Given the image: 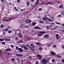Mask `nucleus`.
I'll list each match as a JSON object with an SVG mask.
<instances>
[{
	"instance_id": "f257e3e1",
	"label": "nucleus",
	"mask_w": 64,
	"mask_h": 64,
	"mask_svg": "<svg viewBox=\"0 0 64 64\" xmlns=\"http://www.w3.org/2000/svg\"><path fill=\"white\" fill-rule=\"evenodd\" d=\"M42 19L44 21H46L47 20H49V22H52L53 21V20H51L49 18L46 16L44 18L43 17L42 18Z\"/></svg>"
},
{
	"instance_id": "f03ea898",
	"label": "nucleus",
	"mask_w": 64,
	"mask_h": 64,
	"mask_svg": "<svg viewBox=\"0 0 64 64\" xmlns=\"http://www.w3.org/2000/svg\"><path fill=\"white\" fill-rule=\"evenodd\" d=\"M48 60H47L45 58H44L42 60V62L43 64H47Z\"/></svg>"
},
{
	"instance_id": "7ed1b4c3",
	"label": "nucleus",
	"mask_w": 64,
	"mask_h": 64,
	"mask_svg": "<svg viewBox=\"0 0 64 64\" xmlns=\"http://www.w3.org/2000/svg\"><path fill=\"white\" fill-rule=\"evenodd\" d=\"M25 23L26 24H28V23H30L31 22V20H29L27 19L25 21Z\"/></svg>"
},
{
	"instance_id": "20e7f679",
	"label": "nucleus",
	"mask_w": 64,
	"mask_h": 64,
	"mask_svg": "<svg viewBox=\"0 0 64 64\" xmlns=\"http://www.w3.org/2000/svg\"><path fill=\"white\" fill-rule=\"evenodd\" d=\"M49 35L48 34L44 35L43 36V37L44 38H47L48 37H49Z\"/></svg>"
},
{
	"instance_id": "39448f33",
	"label": "nucleus",
	"mask_w": 64,
	"mask_h": 64,
	"mask_svg": "<svg viewBox=\"0 0 64 64\" xmlns=\"http://www.w3.org/2000/svg\"><path fill=\"white\" fill-rule=\"evenodd\" d=\"M37 57H39L38 58V59H39L40 60L42 58L41 57L42 56L39 55H37Z\"/></svg>"
},
{
	"instance_id": "423d86ee",
	"label": "nucleus",
	"mask_w": 64,
	"mask_h": 64,
	"mask_svg": "<svg viewBox=\"0 0 64 64\" xmlns=\"http://www.w3.org/2000/svg\"><path fill=\"white\" fill-rule=\"evenodd\" d=\"M17 35L20 38H22V34H20V33L18 34Z\"/></svg>"
},
{
	"instance_id": "0eeeda50",
	"label": "nucleus",
	"mask_w": 64,
	"mask_h": 64,
	"mask_svg": "<svg viewBox=\"0 0 64 64\" xmlns=\"http://www.w3.org/2000/svg\"><path fill=\"white\" fill-rule=\"evenodd\" d=\"M59 35L58 34H56V39L58 40V39H59Z\"/></svg>"
},
{
	"instance_id": "6e6552de",
	"label": "nucleus",
	"mask_w": 64,
	"mask_h": 64,
	"mask_svg": "<svg viewBox=\"0 0 64 64\" xmlns=\"http://www.w3.org/2000/svg\"><path fill=\"white\" fill-rule=\"evenodd\" d=\"M18 50L20 51V52H22L23 51V50H22V48H18Z\"/></svg>"
},
{
	"instance_id": "1a4fd4ad",
	"label": "nucleus",
	"mask_w": 64,
	"mask_h": 64,
	"mask_svg": "<svg viewBox=\"0 0 64 64\" xmlns=\"http://www.w3.org/2000/svg\"><path fill=\"white\" fill-rule=\"evenodd\" d=\"M30 48H34V44H30Z\"/></svg>"
},
{
	"instance_id": "9d476101",
	"label": "nucleus",
	"mask_w": 64,
	"mask_h": 64,
	"mask_svg": "<svg viewBox=\"0 0 64 64\" xmlns=\"http://www.w3.org/2000/svg\"><path fill=\"white\" fill-rule=\"evenodd\" d=\"M11 50V49L10 48H8L7 49L5 50V51H7L8 52L9 51H10Z\"/></svg>"
},
{
	"instance_id": "9b49d317",
	"label": "nucleus",
	"mask_w": 64,
	"mask_h": 64,
	"mask_svg": "<svg viewBox=\"0 0 64 64\" xmlns=\"http://www.w3.org/2000/svg\"><path fill=\"white\" fill-rule=\"evenodd\" d=\"M12 19H13V18H10V19H6V20H4V22L8 21V20H10Z\"/></svg>"
},
{
	"instance_id": "f8f14e48",
	"label": "nucleus",
	"mask_w": 64,
	"mask_h": 64,
	"mask_svg": "<svg viewBox=\"0 0 64 64\" xmlns=\"http://www.w3.org/2000/svg\"><path fill=\"white\" fill-rule=\"evenodd\" d=\"M39 33L42 34H46V32L45 31H40L39 32Z\"/></svg>"
},
{
	"instance_id": "ddd939ff",
	"label": "nucleus",
	"mask_w": 64,
	"mask_h": 64,
	"mask_svg": "<svg viewBox=\"0 0 64 64\" xmlns=\"http://www.w3.org/2000/svg\"><path fill=\"white\" fill-rule=\"evenodd\" d=\"M16 55L18 56V57H21V56H23V55L22 54H16Z\"/></svg>"
},
{
	"instance_id": "4468645a",
	"label": "nucleus",
	"mask_w": 64,
	"mask_h": 64,
	"mask_svg": "<svg viewBox=\"0 0 64 64\" xmlns=\"http://www.w3.org/2000/svg\"><path fill=\"white\" fill-rule=\"evenodd\" d=\"M40 0H37V1H36V5L38 4H39V1Z\"/></svg>"
},
{
	"instance_id": "2eb2a0df",
	"label": "nucleus",
	"mask_w": 64,
	"mask_h": 64,
	"mask_svg": "<svg viewBox=\"0 0 64 64\" xmlns=\"http://www.w3.org/2000/svg\"><path fill=\"white\" fill-rule=\"evenodd\" d=\"M34 28L35 29H40V28L38 26H35Z\"/></svg>"
},
{
	"instance_id": "dca6fc26",
	"label": "nucleus",
	"mask_w": 64,
	"mask_h": 64,
	"mask_svg": "<svg viewBox=\"0 0 64 64\" xmlns=\"http://www.w3.org/2000/svg\"><path fill=\"white\" fill-rule=\"evenodd\" d=\"M50 54H51L53 55H54L56 54L54 52H50Z\"/></svg>"
},
{
	"instance_id": "f3484780",
	"label": "nucleus",
	"mask_w": 64,
	"mask_h": 64,
	"mask_svg": "<svg viewBox=\"0 0 64 64\" xmlns=\"http://www.w3.org/2000/svg\"><path fill=\"white\" fill-rule=\"evenodd\" d=\"M36 24V23L35 22H34L32 23L31 24L32 25V26H34V25H35Z\"/></svg>"
},
{
	"instance_id": "a211bd4d",
	"label": "nucleus",
	"mask_w": 64,
	"mask_h": 64,
	"mask_svg": "<svg viewBox=\"0 0 64 64\" xmlns=\"http://www.w3.org/2000/svg\"><path fill=\"white\" fill-rule=\"evenodd\" d=\"M24 48L25 50H28V48H27L25 46H24Z\"/></svg>"
},
{
	"instance_id": "6ab92c4d",
	"label": "nucleus",
	"mask_w": 64,
	"mask_h": 64,
	"mask_svg": "<svg viewBox=\"0 0 64 64\" xmlns=\"http://www.w3.org/2000/svg\"><path fill=\"white\" fill-rule=\"evenodd\" d=\"M14 8V10H15L16 11H18V10H17V8L16 7H14V8Z\"/></svg>"
},
{
	"instance_id": "aec40b11",
	"label": "nucleus",
	"mask_w": 64,
	"mask_h": 64,
	"mask_svg": "<svg viewBox=\"0 0 64 64\" xmlns=\"http://www.w3.org/2000/svg\"><path fill=\"white\" fill-rule=\"evenodd\" d=\"M4 40H5V41H11V40L10 39H6L5 38H4Z\"/></svg>"
},
{
	"instance_id": "412c9836",
	"label": "nucleus",
	"mask_w": 64,
	"mask_h": 64,
	"mask_svg": "<svg viewBox=\"0 0 64 64\" xmlns=\"http://www.w3.org/2000/svg\"><path fill=\"white\" fill-rule=\"evenodd\" d=\"M36 43L37 44V45H38V46H40L41 45V44L39 42H36Z\"/></svg>"
},
{
	"instance_id": "4be33fe9",
	"label": "nucleus",
	"mask_w": 64,
	"mask_h": 64,
	"mask_svg": "<svg viewBox=\"0 0 64 64\" xmlns=\"http://www.w3.org/2000/svg\"><path fill=\"white\" fill-rule=\"evenodd\" d=\"M15 59L14 58H12V59H11V61H12V62H14L15 61Z\"/></svg>"
},
{
	"instance_id": "5701e85b",
	"label": "nucleus",
	"mask_w": 64,
	"mask_h": 64,
	"mask_svg": "<svg viewBox=\"0 0 64 64\" xmlns=\"http://www.w3.org/2000/svg\"><path fill=\"white\" fill-rule=\"evenodd\" d=\"M43 35L42 34H38V36H42Z\"/></svg>"
},
{
	"instance_id": "b1692460",
	"label": "nucleus",
	"mask_w": 64,
	"mask_h": 64,
	"mask_svg": "<svg viewBox=\"0 0 64 64\" xmlns=\"http://www.w3.org/2000/svg\"><path fill=\"white\" fill-rule=\"evenodd\" d=\"M43 21L42 20H40L39 21V22L40 23H41L42 24L43 23Z\"/></svg>"
},
{
	"instance_id": "393cba45",
	"label": "nucleus",
	"mask_w": 64,
	"mask_h": 64,
	"mask_svg": "<svg viewBox=\"0 0 64 64\" xmlns=\"http://www.w3.org/2000/svg\"><path fill=\"white\" fill-rule=\"evenodd\" d=\"M4 26L3 24H2L0 26V27L1 28H4Z\"/></svg>"
},
{
	"instance_id": "a878e982",
	"label": "nucleus",
	"mask_w": 64,
	"mask_h": 64,
	"mask_svg": "<svg viewBox=\"0 0 64 64\" xmlns=\"http://www.w3.org/2000/svg\"><path fill=\"white\" fill-rule=\"evenodd\" d=\"M47 4H52V2H48L47 3Z\"/></svg>"
},
{
	"instance_id": "bb28decb",
	"label": "nucleus",
	"mask_w": 64,
	"mask_h": 64,
	"mask_svg": "<svg viewBox=\"0 0 64 64\" xmlns=\"http://www.w3.org/2000/svg\"><path fill=\"white\" fill-rule=\"evenodd\" d=\"M59 8H63V6L62 5H60L59 6Z\"/></svg>"
},
{
	"instance_id": "cd10ccee",
	"label": "nucleus",
	"mask_w": 64,
	"mask_h": 64,
	"mask_svg": "<svg viewBox=\"0 0 64 64\" xmlns=\"http://www.w3.org/2000/svg\"><path fill=\"white\" fill-rule=\"evenodd\" d=\"M4 40V38H0V41H2Z\"/></svg>"
},
{
	"instance_id": "c85d7f7f",
	"label": "nucleus",
	"mask_w": 64,
	"mask_h": 64,
	"mask_svg": "<svg viewBox=\"0 0 64 64\" xmlns=\"http://www.w3.org/2000/svg\"><path fill=\"white\" fill-rule=\"evenodd\" d=\"M56 57L57 58H60L61 57V56H56Z\"/></svg>"
},
{
	"instance_id": "c756f323",
	"label": "nucleus",
	"mask_w": 64,
	"mask_h": 64,
	"mask_svg": "<svg viewBox=\"0 0 64 64\" xmlns=\"http://www.w3.org/2000/svg\"><path fill=\"white\" fill-rule=\"evenodd\" d=\"M51 61H52V62H54L55 61V60L53 59L51 60Z\"/></svg>"
},
{
	"instance_id": "7c9ffc66",
	"label": "nucleus",
	"mask_w": 64,
	"mask_h": 64,
	"mask_svg": "<svg viewBox=\"0 0 64 64\" xmlns=\"http://www.w3.org/2000/svg\"><path fill=\"white\" fill-rule=\"evenodd\" d=\"M42 48L40 47L39 48V50H42Z\"/></svg>"
},
{
	"instance_id": "2f4dec72",
	"label": "nucleus",
	"mask_w": 64,
	"mask_h": 64,
	"mask_svg": "<svg viewBox=\"0 0 64 64\" xmlns=\"http://www.w3.org/2000/svg\"><path fill=\"white\" fill-rule=\"evenodd\" d=\"M56 24H59V25H61V24L60 23H58V22H56Z\"/></svg>"
},
{
	"instance_id": "473e14b6",
	"label": "nucleus",
	"mask_w": 64,
	"mask_h": 64,
	"mask_svg": "<svg viewBox=\"0 0 64 64\" xmlns=\"http://www.w3.org/2000/svg\"><path fill=\"white\" fill-rule=\"evenodd\" d=\"M12 31L11 30H9V31L8 32V33H11L12 32Z\"/></svg>"
},
{
	"instance_id": "72a5a7b5",
	"label": "nucleus",
	"mask_w": 64,
	"mask_h": 64,
	"mask_svg": "<svg viewBox=\"0 0 64 64\" xmlns=\"http://www.w3.org/2000/svg\"><path fill=\"white\" fill-rule=\"evenodd\" d=\"M26 3V4H27V6H29V5H30V3L29 2H27Z\"/></svg>"
},
{
	"instance_id": "f704fd0d",
	"label": "nucleus",
	"mask_w": 64,
	"mask_h": 64,
	"mask_svg": "<svg viewBox=\"0 0 64 64\" xmlns=\"http://www.w3.org/2000/svg\"><path fill=\"white\" fill-rule=\"evenodd\" d=\"M31 48V50L32 51H34V48Z\"/></svg>"
},
{
	"instance_id": "c9c22d12",
	"label": "nucleus",
	"mask_w": 64,
	"mask_h": 64,
	"mask_svg": "<svg viewBox=\"0 0 64 64\" xmlns=\"http://www.w3.org/2000/svg\"><path fill=\"white\" fill-rule=\"evenodd\" d=\"M42 10V8H40L39 9H38V10H39V11H41Z\"/></svg>"
},
{
	"instance_id": "e433bc0d",
	"label": "nucleus",
	"mask_w": 64,
	"mask_h": 64,
	"mask_svg": "<svg viewBox=\"0 0 64 64\" xmlns=\"http://www.w3.org/2000/svg\"><path fill=\"white\" fill-rule=\"evenodd\" d=\"M52 47L54 48H56V45H53V46H52Z\"/></svg>"
},
{
	"instance_id": "4c0bfd02",
	"label": "nucleus",
	"mask_w": 64,
	"mask_h": 64,
	"mask_svg": "<svg viewBox=\"0 0 64 64\" xmlns=\"http://www.w3.org/2000/svg\"><path fill=\"white\" fill-rule=\"evenodd\" d=\"M10 46L11 47H12V48H13L14 47V46L12 45H10Z\"/></svg>"
},
{
	"instance_id": "58836bf2",
	"label": "nucleus",
	"mask_w": 64,
	"mask_h": 64,
	"mask_svg": "<svg viewBox=\"0 0 64 64\" xmlns=\"http://www.w3.org/2000/svg\"><path fill=\"white\" fill-rule=\"evenodd\" d=\"M19 42L20 43H22V40H21L19 41Z\"/></svg>"
},
{
	"instance_id": "ea45409f",
	"label": "nucleus",
	"mask_w": 64,
	"mask_h": 64,
	"mask_svg": "<svg viewBox=\"0 0 64 64\" xmlns=\"http://www.w3.org/2000/svg\"><path fill=\"white\" fill-rule=\"evenodd\" d=\"M8 29L9 30H10L11 28L10 27H9V26H8Z\"/></svg>"
},
{
	"instance_id": "a19ab883",
	"label": "nucleus",
	"mask_w": 64,
	"mask_h": 64,
	"mask_svg": "<svg viewBox=\"0 0 64 64\" xmlns=\"http://www.w3.org/2000/svg\"><path fill=\"white\" fill-rule=\"evenodd\" d=\"M8 29L7 28H6L5 29V30H5L6 31H7L8 30Z\"/></svg>"
},
{
	"instance_id": "79ce46f5",
	"label": "nucleus",
	"mask_w": 64,
	"mask_h": 64,
	"mask_svg": "<svg viewBox=\"0 0 64 64\" xmlns=\"http://www.w3.org/2000/svg\"><path fill=\"white\" fill-rule=\"evenodd\" d=\"M6 19V18H2V20H3V21H4V20H5Z\"/></svg>"
},
{
	"instance_id": "37998d69",
	"label": "nucleus",
	"mask_w": 64,
	"mask_h": 64,
	"mask_svg": "<svg viewBox=\"0 0 64 64\" xmlns=\"http://www.w3.org/2000/svg\"><path fill=\"white\" fill-rule=\"evenodd\" d=\"M2 44H4V45H5V42H2Z\"/></svg>"
},
{
	"instance_id": "c03bdc74",
	"label": "nucleus",
	"mask_w": 64,
	"mask_h": 64,
	"mask_svg": "<svg viewBox=\"0 0 64 64\" xmlns=\"http://www.w3.org/2000/svg\"><path fill=\"white\" fill-rule=\"evenodd\" d=\"M61 14H62L64 15V12H62Z\"/></svg>"
},
{
	"instance_id": "a18cd8bd",
	"label": "nucleus",
	"mask_w": 64,
	"mask_h": 64,
	"mask_svg": "<svg viewBox=\"0 0 64 64\" xmlns=\"http://www.w3.org/2000/svg\"><path fill=\"white\" fill-rule=\"evenodd\" d=\"M20 2V0H17V2L18 3Z\"/></svg>"
},
{
	"instance_id": "49530a36",
	"label": "nucleus",
	"mask_w": 64,
	"mask_h": 64,
	"mask_svg": "<svg viewBox=\"0 0 64 64\" xmlns=\"http://www.w3.org/2000/svg\"><path fill=\"white\" fill-rule=\"evenodd\" d=\"M62 62L64 63V59L62 60Z\"/></svg>"
},
{
	"instance_id": "de8ad7c7",
	"label": "nucleus",
	"mask_w": 64,
	"mask_h": 64,
	"mask_svg": "<svg viewBox=\"0 0 64 64\" xmlns=\"http://www.w3.org/2000/svg\"><path fill=\"white\" fill-rule=\"evenodd\" d=\"M38 61H36V63H35V64H38Z\"/></svg>"
},
{
	"instance_id": "09e8293b",
	"label": "nucleus",
	"mask_w": 64,
	"mask_h": 64,
	"mask_svg": "<svg viewBox=\"0 0 64 64\" xmlns=\"http://www.w3.org/2000/svg\"><path fill=\"white\" fill-rule=\"evenodd\" d=\"M18 38L17 37V38H15V40H18Z\"/></svg>"
},
{
	"instance_id": "8fccbe9b",
	"label": "nucleus",
	"mask_w": 64,
	"mask_h": 64,
	"mask_svg": "<svg viewBox=\"0 0 64 64\" xmlns=\"http://www.w3.org/2000/svg\"><path fill=\"white\" fill-rule=\"evenodd\" d=\"M61 15L60 14H59L58 15V17H61Z\"/></svg>"
},
{
	"instance_id": "3c124183",
	"label": "nucleus",
	"mask_w": 64,
	"mask_h": 64,
	"mask_svg": "<svg viewBox=\"0 0 64 64\" xmlns=\"http://www.w3.org/2000/svg\"><path fill=\"white\" fill-rule=\"evenodd\" d=\"M2 56H3L2 54H0V56L1 57Z\"/></svg>"
},
{
	"instance_id": "603ef678",
	"label": "nucleus",
	"mask_w": 64,
	"mask_h": 64,
	"mask_svg": "<svg viewBox=\"0 0 64 64\" xmlns=\"http://www.w3.org/2000/svg\"><path fill=\"white\" fill-rule=\"evenodd\" d=\"M62 26L64 27V24H62Z\"/></svg>"
},
{
	"instance_id": "864d4df0",
	"label": "nucleus",
	"mask_w": 64,
	"mask_h": 64,
	"mask_svg": "<svg viewBox=\"0 0 64 64\" xmlns=\"http://www.w3.org/2000/svg\"><path fill=\"white\" fill-rule=\"evenodd\" d=\"M54 22H52V23H51V24H52V25H53L54 24Z\"/></svg>"
},
{
	"instance_id": "5fc2aeb1",
	"label": "nucleus",
	"mask_w": 64,
	"mask_h": 64,
	"mask_svg": "<svg viewBox=\"0 0 64 64\" xmlns=\"http://www.w3.org/2000/svg\"><path fill=\"white\" fill-rule=\"evenodd\" d=\"M56 2H58V3H59L60 2L59 1H57Z\"/></svg>"
},
{
	"instance_id": "6e6d98bb",
	"label": "nucleus",
	"mask_w": 64,
	"mask_h": 64,
	"mask_svg": "<svg viewBox=\"0 0 64 64\" xmlns=\"http://www.w3.org/2000/svg\"><path fill=\"white\" fill-rule=\"evenodd\" d=\"M28 58H32V57H31V56H30V57H28Z\"/></svg>"
},
{
	"instance_id": "4d7b16f0",
	"label": "nucleus",
	"mask_w": 64,
	"mask_h": 64,
	"mask_svg": "<svg viewBox=\"0 0 64 64\" xmlns=\"http://www.w3.org/2000/svg\"><path fill=\"white\" fill-rule=\"evenodd\" d=\"M24 10H23L22 9H20V11H23Z\"/></svg>"
},
{
	"instance_id": "13d9d810",
	"label": "nucleus",
	"mask_w": 64,
	"mask_h": 64,
	"mask_svg": "<svg viewBox=\"0 0 64 64\" xmlns=\"http://www.w3.org/2000/svg\"><path fill=\"white\" fill-rule=\"evenodd\" d=\"M50 46L51 45H50V44H48L47 46Z\"/></svg>"
},
{
	"instance_id": "bf43d9fd",
	"label": "nucleus",
	"mask_w": 64,
	"mask_h": 64,
	"mask_svg": "<svg viewBox=\"0 0 64 64\" xmlns=\"http://www.w3.org/2000/svg\"><path fill=\"white\" fill-rule=\"evenodd\" d=\"M8 5H11V3H8Z\"/></svg>"
},
{
	"instance_id": "052dcab7",
	"label": "nucleus",
	"mask_w": 64,
	"mask_h": 64,
	"mask_svg": "<svg viewBox=\"0 0 64 64\" xmlns=\"http://www.w3.org/2000/svg\"><path fill=\"white\" fill-rule=\"evenodd\" d=\"M46 28V29H47V30H48V29H49V28H48V27H47Z\"/></svg>"
},
{
	"instance_id": "680f3d73",
	"label": "nucleus",
	"mask_w": 64,
	"mask_h": 64,
	"mask_svg": "<svg viewBox=\"0 0 64 64\" xmlns=\"http://www.w3.org/2000/svg\"><path fill=\"white\" fill-rule=\"evenodd\" d=\"M24 60H21V62H24Z\"/></svg>"
},
{
	"instance_id": "e2e57ef3",
	"label": "nucleus",
	"mask_w": 64,
	"mask_h": 64,
	"mask_svg": "<svg viewBox=\"0 0 64 64\" xmlns=\"http://www.w3.org/2000/svg\"><path fill=\"white\" fill-rule=\"evenodd\" d=\"M62 48H64V46H62Z\"/></svg>"
},
{
	"instance_id": "0e129e2a",
	"label": "nucleus",
	"mask_w": 64,
	"mask_h": 64,
	"mask_svg": "<svg viewBox=\"0 0 64 64\" xmlns=\"http://www.w3.org/2000/svg\"><path fill=\"white\" fill-rule=\"evenodd\" d=\"M7 54H8L9 55H10V53H8V52H7Z\"/></svg>"
},
{
	"instance_id": "69168bd1",
	"label": "nucleus",
	"mask_w": 64,
	"mask_h": 64,
	"mask_svg": "<svg viewBox=\"0 0 64 64\" xmlns=\"http://www.w3.org/2000/svg\"><path fill=\"white\" fill-rule=\"evenodd\" d=\"M26 46H28V44H26Z\"/></svg>"
},
{
	"instance_id": "338daca9",
	"label": "nucleus",
	"mask_w": 64,
	"mask_h": 64,
	"mask_svg": "<svg viewBox=\"0 0 64 64\" xmlns=\"http://www.w3.org/2000/svg\"><path fill=\"white\" fill-rule=\"evenodd\" d=\"M4 0H1V2H4Z\"/></svg>"
},
{
	"instance_id": "774afa93",
	"label": "nucleus",
	"mask_w": 64,
	"mask_h": 64,
	"mask_svg": "<svg viewBox=\"0 0 64 64\" xmlns=\"http://www.w3.org/2000/svg\"><path fill=\"white\" fill-rule=\"evenodd\" d=\"M54 29H57V27H56V26L55 27V28Z\"/></svg>"
}]
</instances>
